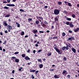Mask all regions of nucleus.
<instances>
[{"label":"nucleus","mask_w":79,"mask_h":79,"mask_svg":"<svg viewBox=\"0 0 79 79\" xmlns=\"http://www.w3.org/2000/svg\"><path fill=\"white\" fill-rule=\"evenodd\" d=\"M38 62H42V60L40 59H38L37 60Z\"/></svg>","instance_id":"nucleus-44"},{"label":"nucleus","mask_w":79,"mask_h":79,"mask_svg":"<svg viewBox=\"0 0 79 79\" xmlns=\"http://www.w3.org/2000/svg\"><path fill=\"white\" fill-rule=\"evenodd\" d=\"M25 34L24 33V31H22L21 32V33H20V35H24Z\"/></svg>","instance_id":"nucleus-17"},{"label":"nucleus","mask_w":79,"mask_h":79,"mask_svg":"<svg viewBox=\"0 0 79 79\" xmlns=\"http://www.w3.org/2000/svg\"><path fill=\"white\" fill-rule=\"evenodd\" d=\"M39 73V71L38 70L36 71L35 72V75L37 74V73Z\"/></svg>","instance_id":"nucleus-42"},{"label":"nucleus","mask_w":79,"mask_h":79,"mask_svg":"<svg viewBox=\"0 0 79 79\" xmlns=\"http://www.w3.org/2000/svg\"><path fill=\"white\" fill-rule=\"evenodd\" d=\"M35 70H30V72H32V73H34L36 71Z\"/></svg>","instance_id":"nucleus-34"},{"label":"nucleus","mask_w":79,"mask_h":79,"mask_svg":"<svg viewBox=\"0 0 79 79\" xmlns=\"http://www.w3.org/2000/svg\"><path fill=\"white\" fill-rule=\"evenodd\" d=\"M58 39L57 36H55L53 38V39Z\"/></svg>","instance_id":"nucleus-36"},{"label":"nucleus","mask_w":79,"mask_h":79,"mask_svg":"<svg viewBox=\"0 0 79 79\" xmlns=\"http://www.w3.org/2000/svg\"><path fill=\"white\" fill-rule=\"evenodd\" d=\"M23 69V67H21L19 69V71H21V69Z\"/></svg>","instance_id":"nucleus-49"},{"label":"nucleus","mask_w":79,"mask_h":79,"mask_svg":"<svg viewBox=\"0 0 79 79\" xmlns=\"http://www.w3.org/2000/svg\"><path fill=\"white\" fill-rule=\"evenodd\" d=\"M69 33H70L71 34V33H73V31H72L71 30H69Z\"/></svg>","instance_id":"nucleus-48"},{"label":"nucleus","mask_w":79,"mask_h":79,"mask_svg":"<svg viewBox=\"0 0 79 79\" xmlns=\"http://www.w3.org/2000/svg\"><path fill=\"white\" fill-rule=\"evenodd\" d=\"M25 56H26V54H22L21 55V56L23 57V58H25Z\"/></svg>","instance_id":"nucleus-22"},{"label":"nucleus","mask_w":79,"mask_h":79,"mask_svg":"<svg viewBox=\"0 0 79 79\" xmlns=\"http://www.w3.org/2000/svg\"><path fill=\"white\" fill-rule=\"evenodd\" d=\"M40 68H43V64H40L39 65Z\"/></svg>","instance_id":"nucleus-18"},{"label":"nucleus","mask_w":79,"mask_h":79,"mask_svg":"<svg viewBox=\"0 0 79 79\" xmlns=\"http://www.w3.org/2000/svg\"><path fill=\"white\" fill-rule=\"evenodd\" d=\"M79 27H77L76 29H73V31L75 32H78L79 31Z\"/></svg>","instance_id":"nucleus-10"},{"label":"nucleus","mask_w":79,"mask_h":79,"mask_svg":"<svg viewBox=\"0 0 79 79\" xmlns=\"http://www.w3.org/2000/svg\"><path fill=\"white\" fill-rule=\"evenodd\" d=\"M67 46L66 47V50H68L69 49V47H68V44L66 43V44Z\"/></svg>","instance_id":"nucleus-20"},{"label":"nucleus","mask_w":79,"mask_h":79,"mask_svg":"<svg viewBox=\"0 0 79 79\" xmlns=\"http://www.w3.org/2000/svg\"><path fill=\"white\" fill-rule=\"evenodd\" d=\"M71 50H72V52H73V53H76V49H75V48H71Z\"/></svg>","instance_id":"nucleus-9"},{"label":"nucleus","mask_w":79,"mask_h":79,"mask_svg":"<svg viewBox=\"0 0 79 79\" xmlns=\"http://www.w3.org/2000/svg\"><path fill=\"white\" fill-rule=\"evenodd\" d=\"M64 13H68V12H67V11L66 10H64Z\"/></svg>","instance_id":"nucleus-50"},{"label":"nucleus","mask_w":79,"mask_h":79,"mask_svg":"<svg viewBox=\"0 0 79 79\" xmlns=\"http://www.w3.org/2000/svg\"><path fill=\"white\" fill-rule=\"evenodd\" d=\"M62 35L63 37H64L65 35H66V33H65L63 32L62 33Z\"/></svg>","instance_id":"nucleus-23"},{"label":"nucleus","mask_w":79,"mask_h":79,"mask_svg":"<svg viewBox=\"0 0 79 79\" xmlns=\"http://www.w3.org/2000/svg\"><path fill=\"white\" fill-rule=\"evenodd\" d=\"M65 18H66L67 21H71V19L70 18L66 17V16L65 17Z\"/></svg>","instance_id":"nucleus-14"},{"label":"nucleus","mask_w":79,"mask_h":79,"mask_svg":"<svg viewBox=\"0 0 79 79\" xmlns=\"http://www.w3.org/2000/svg\"><path fill=\"white\" fill-rule=\"evenodd\" d=\"M3 3H7V2L6 1H3Z\"/></svg>","instance_id":"nucleus-55"},{"label":"nucleus","mask_w":79,"mask_h":79,"mask_svg":"<svg viewBox=\"0 0 79 79\" xmlns=\"http://www.w3.org/2000/svg\"><path fill=\"white\" fill-rule=\"evenodd\" d=\"M32 32L35 34H37V32H38V31H37V30L35 29L32 30Z\"/></svg>","instance_id":"nucleus-6"},{"label":"nucleus","mask_w":79,"mask_h":79,"mask_svg":"<svg viewBox=\"0 0 79 79\" xmlns=\"http://www.w3.org/2000/svg\"><path fill=\"white\" fill-rule=\"evenodd\" d=\"M39 32H40V33H44V31H39Z\"/></svg>","instance_id":"nucleus-51"},{"label":"nucleus","mask_w":79,"mask_h":79,"mask_svg":"<svg viewBox=\"0 0 79 79\" xmlns=\"http://www.w3.org/2000/svg\"><path fill=\"white\" fill-rule=\"evenodd\" d=\"M24 59L26 60H30V58H29L28 56H26L24 57Z\"/></svg>","instance_id":"nucleus-12"},{"label":"nucleus","mask_w":79,"mask_h":79,"mask_svg":"<svg viewBox=\"0 0 79 79\" xmlns=\"http://www.w3.org/2000/svg\"><path fill=\"white\" fill-rule=\"evenodd\" d=\"M70 24V23H69V21L67 22L66 23V24H67V25H69Z\"/></svg>","instance_id":"nucleus-39"},{"label":"nucleus","mask_w":79,"mask_h":79,"mask_svg":"<svg viewBox=\"0 0 79 79\" xmlns=\"http://www.w3.org/2000/svg\"><path fill=\"white\" fill-rule=\"evenodd\" d=\"M11 59L12 60H13V59H15V61L16 62V63H19V59L16 58L15 56L11 57Z\"/></svg>","instance_id":"nucleus-3"},{"label":"nucleus","mask_w":79,"mask_h":79,"mask_svg":"<svg viewBox=\"0 0 79 79\" xmlns=\"http://www.w3.org/2000/svg\"><path fill=\"white\" fill-rule=\"evenodd\" d=\"M19 53V52H16L15 53H14V54L15 55H17V54H18Z\"/></svg>","instance_id":"nucleus-45"},{"label":"nucleus","mask_w":79,"mask_h":79,"mask_svg":"<svg viewBox=\"0 0 79 79\" xmlns=\"http://www.w3.org/2000/svg\"><path fill=\"white\" fill-rule=\"evenodd\" d=\"M52 52H51L50 53H48L47 54L48 56H50L52 55Z\"/></svg>","instance_id":"nucleus-24"},{"label":"nucleus","mask_w":79,"mask_h":79,"mask_svg":"<svg viewBox=\"0 0 79 79\" xmlns=\"http://www.w3.org/2000/svg\"><path fill=\"white\" fill-rule=\"evenodd\" d=\"M54 47H53V48H54V49H55V50H56V51L57 52H58V53H59V54H60V55H61L62 53V52H60V50H59V49H58V48H56V47H57V45H56V44H54Z\"/></svg>","instance_id":"nucleus-1"},{"label":"nucleus","mask_w":79,"mask_h":79,"mask_svg":"<svg viewBox=\"0 0 79 79\" xmlns=\"http://www.w3.org/2000/svg\"><path fill=\"white\" fill-rule=\"evenodd\" d=\"M72 23H73V22H72L70 23V24L69 25L70 27H74V25L73 24H72Z\"/></svg>","instance_id":"nucleus-11"},{"label":"nucleus","mask_w":79,"mask_h":79,"mask_svg":"<svg viewBox=\"0 0 79 79\" xmlns=\"http://www.w3.org/2000/svg\"><path fill=\"white\" fill-rule=\"evenodd\" d=\"M31 77L32 78V79H34V78H35V77H34V75L33 74H32L31 75Z\"/></svg>","instance_id":"nucleus-37"},{"label":"nucleus","mask_w":79,"mask_h":79,"mask_svg":"<svg viewBox=\"0 0 79 79\" xmlns=\"http://www.w3.org/2000/svg\"><path fill=\"white\" fill-rule=\"evenodd\" d=\"M69 44H68V47H69V48H71V45L70 44L68 43Z\"/></svg>","instance_id":"nucleus-41"},{"label":"nucleus","mask_w":79,"mask_h":79,"mask_svg":"<svg viewBox=\"0 0 79 79\" xmlns=\"http://www.w3.org/2000/svg\"><path fill=\"white\" fill-rule=\"evenodd\" d=\"M15 70H13L12 71V73L13 74V73H15Z\"/></svg>","instance_id":"nucleus-59"},{"label":"nucleus","mask_w":79,"mask_h":79,"mask_svg":"<svg viewBox=\"0 0 79 79\" xmlns=\"http://www.w3.org/2000/svg\"><path fill=\"white\" fill-rule=\"evenodd\" d=\"M30 51H31V50H30L29 49H28L27 51H26V52L28 53H29L30 52Z\"/></svg>","instance_id":"nucleus-47"},{"label":"nucleus","mask_w":79,"mask_h":79,"mask_svg":"<svg viewBox=\"0 0 79 79\" xmlns=\"http://www.w3.org/2000/svg\"><path fill=\"white\" fill-rule=\"evenodd\" d=\"M28 37V35H26L25 36V38H27V37Z\"/></svg>","instance_id":"nucleus-58"},{"label":"nucleus","mask_w":79,"mask_h":79,"mask_svg":"<svg viewBox=\"0 0 79 79\" xmlns=\"http://www.w3.org/2000/svg\"><path fill=\"white\" fill-rule=\"evenodd\" d=\"M18 27H20V24H18L17 25Z\"/></svg>","instance_id":"nucleus-56"},{"label":"nucleus","mask_w":79,"mask_h":79,"mask_svg":"<svg viewBox=\"0 0 79 79\" xmlns=\"http://www.w3.org/2000/svg\"><path fill=\"white\" fill-rule=\"evenodd\" d=\"M72 16L73 18H75V17H76V15H75L73 14L72 15Z\"/></svg>","instance_id":"nucleus-31"},{"label":"nucleus","mask_w":79,"mask_h":79,"mask_svg":"<svg viewBox=\"0 0 79 79\" xmlns=\"http://www.w3.org/2000/svg\"><path fill=\"white\" fill-rule=\"evenodd\" d=\"M20 11H22V12H24V10H23L22 9H20Z\"/></svg>","instance_id":"nucleus-40"},{"label":"nucleus","mask_w":79,"mask_h":79,"mask_svg":"<svg viewBox=\"0 0 79 79\" xmlns=\"http://www.w3.org/2000/svg\"><path fill=\"white\" fill-rule=\"evenodd\" d=\"M42 50L40 49L39 50H38V53H40V52H42Z\"/></svg>","instance_id":"nucleus-46"},{"label":"nucleus","mask_w":79,"mask_h":79,"mask_svg":"<svg viewBox=\"0 0 79 79\" xmlns=\"http://www.w3.org/2000/svg\"><path fill=\"white\" fill-rule=\"evenodd\" d=\"M32 18H29L28 19V22L29 23H30L31 21H32Z\"/></svg>","instance_id":"nucleus-19"},{"label":"nucleus","mask_w":79,"mask_h":79,"mask_svg":"<svg viewBox=\"0 0 79 79\" xmlns=\"http://www.w3.org/2000/svg\"><path fill=\"white\" fill-rule=\"evenodd\" d=\"M4 9H6V10H8V9H9V7H8L6 6H5L4 7Z\"/></svg>","instance_id":"nucleus-29"},{"label":"nucleus","mask_w":79,"mask_h":79,"mask_svg":"<svg viewBox=\"0 0 79 79\" xmlns=\"http://www.w3.org/2000/svg\"><path fill=\"white\" fill-rule=\"evenodd\" d=\"M41 26H42V27H44V28H46V27H47V26L44 23H41Z\"/></svg>","instance_id":"nucleus-5"},{"label":"nucleus","mask_w":79,"mask_h":79,"mask_svg":"<svg viewBox=\"0 0 79 79\" xmlns=\"http://www.w3.org/2000/svg\"><path fill=\"white\" fill-rule=\"evenodd\" d=\"M64 3L66 5H68V2L67 1H64Z\"/></svg>","instance_id":"nucleus-26"},{"label":"nucleus","mask_w":79,"mask_h":79,"mask_svg":"<svg viewBox=\"0 0 79 79\" xmlns=\"http://www.w3.org/2000/svg\"><path fill=\"white\" fill-rule=\"evenodd\" d=\"M10 16V14H8L7 15L5 16V17L6 18V17L8 18V17H9Z\"/></svg>","instance_id":"nucleus-32"},{"label":"nucleus","mask_w":79,"mask_h":79,"mask_svg":"<svg viewBox=\"0 0 79 79\" xmlns=\"http://www.w3.org/2000/svg\"><path fill=\"white\" fill-rule=\"evenodd\" d=\"M7 2H8V3H10V0H7Z\"/></svg>","instance_id":"nucleus-62"},{"label":"nucleus","mask_w":79,"mask_h":79,"mask_svg":"<svg viewBox=\"0 0 79 79\" xmlns=\"http://www.w3.org/2000/svg\"><path fill=\"white\" fill-rule=\"evenodd\" d=\"M7 29L11 30V29H12V26H11V25H8L7 27Z\"/></svg>","instance_id":"nucleus-7"},{"label":"nucleus","mask_w":79,"mask_h":79,"mask_svg":"<svg viewBox=\"0 0 79 79\" xmlns=\"http://www.w3.org/2000/svg\"><path fill=\"white\" fill-rule=\"evenodd\" d=\"M44 23L45 24H48V22H47L46 21H44Z\"/></svg>","instance_id":"nucleus-38"},{"label":"nucleus","mask_w":79,"mask_h":79,"mask_svg":"<svg viewBox=\"0 0 79 79\" xmlns=\"http://www.w3.org/2000/svg\"><path fill=\"white\" fill-rule=\"evenodd\" d=\"M54 77L55 78H59V77H58V76H57V75H55L54 76Z\"/></svg>","instance_id":"nucleus-33"},{"label":"nucleus","mask_w":79,"mask_h":79,"mask_svg":"<svg viewBox=\"0 0 79 79\" xmlns=\"http://www.w3.org/2000/svg\"><path fill=\"white\" fill-rule=\"evenodd\" d=\"M55 21H58V17H56L54 18Z\"/></svg>","instance_id":"nucleus-27"},{"label":"nucleus","mask_w":79,"mask_h":79,"mask_svg":"<svg viewBox=\"0 0 79 79\" xmlns=\"http://www.w3.org/2000/svg\"><path fill=\"white\" fill-rule=\"evenodd\" d=\"M68 5L69 6H72V5L71 3L68 2Z\"/></svg>","instance_id":"nucleus-28"},{"label":"nucleus","mask_w":79,"mask_h":79,"mask_svg":"<svg viewBox=\"0 0 79 79\" xmlns=\"http://www.w3.org/2000/svg\"><path fill=\"white\" fill-rule=\"evenodd\" d=\"M2 40L4 41L3 43V45H6V40L5 39H3Z\"/></svg>","instance_id":"nucleus-13"},{"label":"nucleus","mask_w":79,"mask_h":79,"mask_svg":"<svg viewBox=\"0 0 79 79\" xmlns=\"http://www.w3.org/2000/svg\"><path fill=\"white\" fill-rule=\"evenodd\" d=\"M5 32L6 34H7V33H8V31H7V30L5 31Z\"/></svg>","instance_id":"nucleus-61"},{"label":"nucleus","mask_w":79,"mask_h":79,"mask_svg":"<svg viewBox=\"0 0 79 79\" xmlns=\"http://www.w3.org/2000/svg\"><path fill=\"white\" fill-rule=\"evenodd\" d=\"M66 73V70H64L63 71L62 74H65Z\"/></svg>","instance_id":"nucleus-25"},{"label":"nucleus","mask_w":79,"mask_h":79,"mask_svg":"<svg viewBox=\"0 0 79 79\" xmlns=\"http://www.w3.org/2000/svg\"><path fill=\"white\" fill-rule=\"evenodd\" d=\"M44 8H48V6H44Z\"/></svg>","instance_id":"nucleus-63"},{"label":"nucleus","mask_w":79,"mask_h":79,"mask_svg":"<svg viewBox=\"0 0 79 79\" xmlns=\"http://www.w3.org/2000/svg\"><path fill=\"white\" fill-rule=\"evenodd\" d=\"M35 52H36V51H35V50H34L33 51V53L34 54H35Z\"/></svg>","instance_id":"nucleus-57"},{"label":"nucleus","mask_w":79,"mask_h":79,"mask_svg":"<svg viewBox=\"0 0 79 79\" xmlns=\"http://www.w3.org/2000/svg\"><path fill=\"white\" fill-rule=\"evenodd\" d=\"M65 48L66 50V48L65 46H64L63 47L61 48V50H65Z\"/></svg>","instance_id":"nucleus-15"},{"label":"nucleus","mask_w":79,"mask_h":79,"mask_svg":"<svg viewBox=\"0 0 79 79\" xmlns=\"http://www.w3.org/2000/svg\"><path fill=\"white\" fill-rule=\"evenodd\" d=\"M63 60L64 61H66L67 59H66V57H64L63 58Z\"/></svg>","instance_id":"nucleus-43"},{"label":"nucleus","mask_w":79,"mask_h":79,"mask_svg":"<svg viewBox=\"0 0 79 79\" xmlns=\"http://www.w3.org/2000/svg\"><path fill=\"white\" fill-rule=\"evenodd\" d=\"M39 23V21L38 20H37L35 21V23L36 24H38Z\"/></svg>","instance_id":"nucleus-35"},{"label":"nucleus","mask_w":79,"mask_h":79,"mask_svg":"<svg viewBox=\"0 0 79 79\" xmlns=\"http://www.w3.org/2000/svg\"><path fill=\"white\" fill-rule=\"evenodd\" d=\"M6 5L8 6H15V5L14 4H7Z\"/></svg>","instance_id":"nucleus-8"},{"label":"nucleus","mask_w":79,"mask_h":79,"mask_svg":"<svg viewBox=\"0 0 79 79\" xmlns=\"http://www.w3.org/2000/svg\"><path fill=\"white\" fill-rule=\"evenodd\" d=\"M0 34L1 35H3V32H0Z\"/></svg>","instance_id":"nucleus-60"},{"label":"nucleus","mask_w":79,"mask_h":79,"mask_svg":"<svg viewBox=\"0 0 79 79\" xmlns=\"http://www.w3.org/2000/svg\"><path fill=\"white\" fill-rule=\"evenodd\" d=\"M54 13L55 15H58L60 13V10L56 9L54 10Z\"/></svg>","instance_id":"nucleus-2"},{"label":"nucleus","mask_w":79,"mask_h":79,"mask_svg":"<svg viewBox=\"0 0 79 79\" xmlns=\"http://www.w3.org/2000/svg\"><path fill=\"white\" fill-rule=\"evenodd\" d=\"M36 19H37L39 21H40V22H42V20H43V19H44L43 17L41 16H40V17L37 16Z\"/></svg>","instance_id":"nucleus-4"},{"label":"nucleus","mask_w":79,"mask_h":79,"mask_svg":"<svg viewBox=\"0 0 79 79\" xmlns=\"http://www.w3.org/2000/svg\"><path fill=\"white\" fill-rule=\"evenodd\" d=\"M77 8H79V4H77Z\"/></svg>","instance_id":"nucleus-64"},{"label":"nucleus","mask_w":79,"mask_h":79,"mask_svg":"<svg viewBox=\"0 0 79 79\" xmlns=\"http://www.w3.org/2000/svg\"><path fill=\"white\" fill-rule=\"evenodd\" d=\"M57 4L59 5H62V2H61L59 1L57 3Z\"/></svg>","instance_id":"nucleus-16"},{"label":"nucleus","mask_w":79,"mask_h":79,"mask_svg":"<svg viewBox=\"0 0 79 79\" xmlns=\"http://www.w3.org/2000/svg\"><path fill=\"white\" fill-rule=\"evenodd\" d=\"M4 24L5 26H8V24H7L6 22L4 23Z\"/></svg>","instance_id":"nucleus-21"},{"label":"nucleus","mask_w":79,"mask_h":79,"mask_svg":"<svg viewBox=\"0 0 79 79\" xmlns=\"http://www.w3.org/2000/svg\"><path fill=\"white\" fill-rule=\"evenodd\" d=\"M8 21H9V23H10V22H11V20L10 19H8Z\"/></svg>","instance_id":"nucleus-52"},{"label":"nucleus","mask_w":79,"mask_h":79,"mask_svg":"<svg viewBox=\"0 0 79 79\" xmlns=\"http://www.w3.org/2000/svg\"><path fill=\"white\" fill-rule=\"evenodd\" d=\"M71 39V40H75V39H74V38L73 37H70Z\"/></svg>","instance_id":"nucleus-30"},{"label":"nucleus","mask_w":79,"mask_h":79,"mask_svg":"<svg viewBox=\"0 0 79 79\" xmlns=\"http://www.w3.org/2000/svg\"><path fill=\"white\" fill-rule=\"evenodd\" d=\"M67 77H68V78H70V77H71V76H70V75H67Z\"/></svg>","instance_id":"nucleus-53"},{"label":"nucleus","mask_w":79,"mask_h":79,"mask_svg":"<svg viewBox=\"0 0 79 79\" xmlns=\"http://www.w3.org/2000/svg\"><path fill=\"white\" fill-rule=\"evenodd\" d=\"M53 71H54V69H49V71H52V72H53Z\"/></svg>","instance_id":"nucleus-54"}]
</instances>
